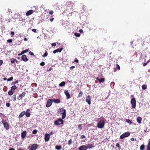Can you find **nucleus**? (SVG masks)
Instances as JSON below:
<instances>
[{
  "mask_svg": "<svg viewBox=\"0 0 150 150\" xmlns=\"http://www.w3.org/2000/svg\"><path fill=\"white\" fill-rule=\"evenodd\" d=\"M15 62H17V61L16 59H14L13 60H11V64H13Z\"/></svg>",
  "mask_w": 150,
  "mask_h": 150,
  "instance_id": "obj_29",
  "label": "nucleus"
},
{
  "mask_svg": "<svg viewBox=\"0 0 150 150\" xmlns=\"http://www.w3.org/2000/svg\"><path fill=\"white\" fill-rule=\"evenodd\" d=\"M52 46H55L56 45V44L55 43H53L52 44Z\"/></svg>",
  "mask_w": 150,
  "mask_h": 150,
  "instance_id": "obj_54",
  "label": "nucleus"
},
{
  "mask_svg": "<svg viewBox=\"0 0 150 150\" xmlns=\"http://www.w3.org/2000/svg\"><path fill=\"white\" fill-rule=\"evenodd\" d=\"M33 13V11L32 10H30L28 11L26 13V15L27 16H29L30 15H31Z\"/></svg>",
  "mask_w": 150,
  "mask_h": 150,
  "instance_id": "obj_14",
  "label": "nucleus"
},
{
  "mask_svg": "<svg viewBox=\"0 0 150 150\" xmlns=\"http://www.w3.org/2000/svg\"><path fill=\"white\" fill-rule=\"evenodd\" d=\"M25 111H23L22 112L20 115H19V117H22L25 114Z\"/></svg>",
  "mask_w": 150,
  "mask_h": 150,
  "instance_id": "obj_17",
  "label": "nucleus"
},
{
  "mask_svg": "<svg viewBox=\"0 0 150 150\" xmlns=\"http://www.w3.org/2000/svg\"><path fill=\"white\" fill-rule=\"evenodd\" d=\"M32 31L34 33L36 32V29H32Z\"/></svg>",
  "mask_w": 150,
  "mask_h": 150,
  "instance_id": "obj_53",
  "label": "nucleus"
},
{
  "mask_svg": "<svg viewBox=\"0 0 150 150\" xmlns=\"http://www.w3.org/2000/svg\"><path fill=\"white\" fill-rule=\"evenodd\" d=\"M150 145V139H149L148 140V145Z\"/></svg>",
  "mask_w": 150,
  "mask_h": 150,
  "instance_id": "obj_61",
  "label": "nucleus"
},
{
  "mask_svg": "<svg viewBox=\"0 0 150 150\" xmlns=\"http://www.w3.org/2000/svg\"><path fill=\"white\" fill-rule=\"evenodd\" d=\"M37 130H36V129H35L33 131V133L34 134H36L37 133Z\"/></svg>",
  "mask_w": 150,
  "mask_h": 150,
  "instance_id": "obj_40",
  "label": "nucleus"
},
{
  "mask_svg": "<svg viewBox=\"0 0 150 150\" xmlns=\"http://www.w3.org/2000/svg\"><path fill=\"white\" fill-rule=\"evenodd\" d=\"M52 100L48 99L47 100V103L46 104V106L47 107H48L52 105Z\"/></svg>",
  "mask_w": 150,
  "mask_h": 150,
  "instance_id": "obj_6",
  "label": "nucleus"
},
{
  "mask_svg": "<svg viewBox=\"0 0 150 150\" xmlns=\"http://www.w3.org/2000/svg\"><path fill=\"white\" fill-rule=\"evenodd\" d=\"M54 13V12L52 11H51L49 12V14L51 15H52Z\"/></svg>",
  "mask_w": 150,
  "mask_h": 150,
  "instance_id": "obj_47",
  "label": "nucleus"
},
{
  "mask_svg": "<svg viewBox=\"0 0 150 150\" xmlns=\"http://www.w3.org/2000/svg\"><path fill=\"white\" fill-rule=\"evenodd\" d=\"M52 101L55 103H59L60 102L59 100L58 99H54L52 100Z\"/></svg>",
  "mask_w": 150,
  "mask_h": 150,
  "instance_id": "obj_18",
  "label": "nucleus"
},
{
  "mask_svg": "<svg viewBox=\"0 0 150 150\" xmlns=\"http://www.w3.org/2000/svg\"><path fill=\"white\" fill-rule=\"evenodd\" d=\"M91 97L89 95H88L86 98V101L89 105H90L91 104Z\"/></svg>",
  "mask_w": 150,
  "mask_h": 150,
  "instance_id": "obj_5",
  "label": "nucleus"
},
{
  "mask_svg": "<svg viewBox=\"0 0 150 150\" xmlns=\"http://www.w3.org/2000/svg\"><path fill=\"white\" fill-rule=\"evenodd\" d=\"M21 59L23 61L25 62H27L28 60V59L27 58L26 55H25L22 56Z\"/></svg>",
  "mask_w": 150,
  "mask_h": 150,
  "instance_id": "obj_11",
  "label": "nucleus"
},
{
  "mask_svg": "<svg viewBox=\"0 0 150 150\" xmlns=\"http://www.w3.org/2000/svg\"><path fill=\"white\" fill-rule=\"evenodd\" d=\"M25 93L24 92H23L19 96V98L20 99H19V100H20V99H22V98L24 97L25 95Z\"/></svg>",
  "mask_w": 150,
  "mask_h": 150,
  "instance_id": "obj_15",
  "label": "nucleus"
},
{
  "mask_svg": "<svg viewBox=\"0 0 150 150\" xmlns=\"http://www.w3.org/2000/svg\"><path fill=\"white\" fill-rule=\"evenodd\" d=\"M131 141H135L136 140V138H135L134 139V138H131Z\"/></svg>",
  "mask_w": 150,
  "mask_h": 150,
  "instance_id": "obj_49",
  "label": "nucleus"
},
{
  "mask_svg": "<svg viewBox=\"0 0 150 150\" xmlns=\"http://www.w3.org/2000/svg\"><path fill=\"white\" fill-rule=\"evenodd\" d=\"M52 134H53L52 132H51L50 133V134H50V135H52Z\"/></svg>",
  "mask_w": 150,
  "mask_h": 150,
  "instance_id": "obj_63",
  "label": "nucleus"
},
{
  "mask_svg": "<svg viewBox=\"0 0 150 150\" xmlns=\"http://www.w3.org/2000/svg\"><path fill=\"white\" fill-rule=\"evenodd\" d=\"M9 150H15V149L13 148L10 149Z\"/></svg>",
  "mask_w": 150,
  "mask_h": 150,
  "instance_id": "obj_64",
  "label": "nucleus"
},
{
  "mask_svg": "<svg viewBox=\"0 0 150 150\" xmlns=\"http://www.w3.org/2000/svg\"><path fill=\"white\" fill-rule=\"evenodd\" d=\"M50 138V135L48 134H46L45 136V139L46 142H48Z\"/></svg>",
  "mask_w": 150,
  "mask_h": 150,
  "instance_id": "obj_7",
  "label": "nucleus"
},
{
  "mask_svg": "<svg viewBox=\"0 0 150 150\" xmlns=\"http://www.w3.org/2000/svg\"><path fill=\"white\" fill-rule=\"evenodd\" d=\"M85 137V136L84 135H82L81 137V139H83Z\"/></svg>",
  "mask_w": 150,
  "mask_h": 150,
  "instance_id": "obj_51",
  "label": "nucleus"
},
{
  "mask_svg": "<svg viewBox=\"0 0 150 150\" xmlns=\"http://www.w3.org/2000/svg\"><path fill=\"white\" fill-rule=\"evenodd\" d=\"M136 100L134 98H133L131 100V103L132 105V107L133 108H135L136 106Z\"/></svg>",
  "mask_w": 150,
  "mask_h": 150,
  "instance_id": "obj_4",
  "label": "nucleus"
},
{
  "mask_svg": "<svg viewBox=\"0 0 150 150\" xmlns=\"http://www.w3.org/2000/svg\"><path fill=\"white\" fill-rule=\"evenodd\" d=\"M3 62L2 60H0V66L3 64Z\"/></svg>",
  "mask_w": 150,
  "mask_h": 150,
  "instance_id": "obj_55",
  "label": "nucleus"
},
{
  "mask_svg": "<svg viewBox=\"0 0 150 150\" xmlns=\"http://www.w3.org/2000/svg\"><path fill=\"white\" fill-rule=\"evenodd\" d=\"M28 52V50L27 49V50H23V51H22L21 53V54H18L19 55H20L21 54H23L25 53L26 52Z\"/></svg>",
  "mask_w": 150,
  "mask_h": 150,
  "instance_id": "obj_20",
  "label": "nucleus"
},
{
  "mask_svg": "<svg viewBox=\"0 0 150 150\" xmlns=\"http://www.w3.org/2000/svg\"><path fill=\"white\" fill-rule=\"evenodd\" d=\"M13 101H15L16 100V95H14L13 96Z\"/></svg>",
  "mask_w": 150,
  "mask_h": 150,
  "instance_id": "obj_43",
  "label": "nucleus"
},
{
  "mask_svg": "<svg viewBox=\"0 0 150 150\" xmlns=\"http://www.w3.org/2000/svg\"><path fill=\"white\" fill-rule=\"evenodd\" d=\"M13 78L12 77H11L10 79H7V80L8 81H11L13 80Z\"/></svg>",
  "mask_w": 150,
  "mask_h": 150,
  "instance_id": "obj_38",
  "label": "nucleus"
},
{
  "mask_svg": "<svg viewBox=\"0 0 150 150\" xmlns=\"http://www.w3.org/2000/svg\"><path fill=\"white\" fill-rule=\"evenodd\" d=\"M97 79L100 82H103L104 81L105 79L103 78H101V79H99L98 78H97Z\"/></svg>",
  "mask_w": 150,
  "mask_h": 150,
  "instance_id": "obj_21",
  "label": "nucleus"
},
{
  "mask_svg": "<svg viewBox=\"0 0 150 150\" xmlns=\"http://www.w3.org/2000/svg\"><path fill=\"white\" fill-rule=\"evenodd\" d=\"M63 120L61 118L58 119L57 120L55 121L54 124L56 125H59L63 124Z\"/></svg>",
  "mask_w": 150,
  "mask_h": 150,
  "instance_id": "obj_3",
  "label": "nucleus"
},
{
  "mask_svg": "<svg viewBox=\"0 0 150 150\" xmlns=\"http://www.w3.org/2000/svg\"><path fill=\"white\" fill-rule=\"evenodd\" d=\"M13 91L11 90L8 92V94L9 95L11 96L13 94Z\"/></svg>",
  "mask_w": 150,
  "mask_h": 150,
  "instance_id": "obj_26",
  "label": "nucleus"
},
{
  "mask_svg": "<svg viewBox=\"0 0 150 150\" xmlns=\"http://www.w3.org/2000/svg\"><path fill=\"white\" fill-rule=\"evenodd\" d=\"M7 41L8 43H11L12 42V40L11 39H8L7 40Z\"/></svg>",
  "mask_w": 150,
  "mask_h": 150,
  "instance_id": "obj_42",
  "label": "nucleus"
},
{
  "mask_svg": "<svg viewBox=\"0 0 150 150\" xmlns=\"http://www.w3.org/2000/svg\"><path fill=\"white\" fill-rule=\"evenodd\" d=\"M3 125L4 127L6 130H8L9 129V125L7 122L4 123Z\"/></svg>",
  "mask_w": 150,
  "mask_h": 150,
  "instance_id": "obj_16",
  "label": "nucleus"
},
{
  "mask_svg": "<svg viewBox=\"0 0 150 150\" xmlns=\"http://www.w3.org/2000/svg\"><path fill=\"white\" fill-rule=\"evenodd\" d=\"M83 95V93L82 91H80L78 95V97H80L82 96Z\"/></svg>",
  "mask_w": 150,
  "mask_h": 150,
  "instance_id": "obj_32",
  "label": "nucleus"
},
{
  "mask_svg": "<svg viewBox=\"0 0 150 150\" xmlns=\"http://www.w3.org/2000/svg\"><path fill=\"white\" fill-rule=\"evenodd\" d=\"M72 144V140H71V139H70V140H69L68 141V144L69 145H70L71 144Z\"/></svg>",
  "mask_w": 150,
  "mask_h": 150,
  "instance_id": "obj_37",
  "label": "nucleus"
},
{
  "mask_svg": "<svg viewBox=\"0 0 150 150\" xmlns=\"http://www.w3.org/2000/svg\"><path fill=\"white\" fill-rule=\"evenodd\" d=\"M40 64L41 66H44L45 65V63L44 62H42L40 63Z\"/></svg>",
  "mask_w": 150,
  "mask_h": 150,
  "instance_id": "obj_46",
  "label": "nucleus"
},
{
  "mask_svg": "<svg viewBox=\"0 0 150 150\" xmlns=\"http://www.w3.org/2000/svg\"><path fill=\"white\" fill-rule=\"evenodd\" d=\"M82 128V125H78V128L79 129L81 130V129Z\"/></svg>",
  "mask_w": 150,
  "mask_h": 150,
  "instance_id": "obj_35",
  "label": "nucleus"
},
{
  "mask_svg": "<svg viewBox=\"0 0 150 150\" xmlns=\"http://www.w3.org/2000/svg\"><path fill=\"white\" fill-rule=\"evenodd\" d=\"M17 87L16 86H13L11 87V90L13 91Z\"/></svg>",
  "mask_w": 150,
  "mask_h": 150,
  "instance_id": "obj_24",
  "label": "nucleus"
},
{
  "mask_svg": "<svg viewBox=\"0 0 150 150\" xmlns=\"http://www.w3.org/2000/svg\"><path fill=\"white\" fill-rule=\"evenodd\" d=\"M1 122L2 123H3V125L4 124V123H6V122H5V120H2L1 121Z\"/></svg>",
  "mask_w": 150,
  "mask_h": 150,
  "instance_id": "obj_52",
  "label": "nucleus"
},
{
  "mask_svg": "<svg viewBox=\"0 0 150 150\" xmlns=\"http://www.w3.org/2000/svg\"><path fill=\"white\" fill-rule=\"evenodd\" d=\"M29 54H30L31 55H34L33 53L32 52H31L30 51H29Z\"/></svg>",
  "mask_w": 150,
  "mask_h": 150,
  "instance_id": "obj_50",
  "label": "nucleus"
},
{
  "mask_svg": "<svg viewBox=\"0 0 150 150\" xmlns=\"http://www.w3.org/2000/svg\"><path fill=\"white\" fill-rule=\"evenodd\" d=\"M54 18H51L50 19V21H51V22H52L53 20H54Z\"/></svg>",
  "mask_w": 150,
  "mask_h": 150,
  "instance_id": "obj_58",
  "label": "nucleus"
},
{
  "mask_svg": "<svg viewBox=\"0 0 150 150\" xmlns=\"http://www.w3.org/2000/svg\"><path fill=\"white\" fill-rule=\"evenodd\" d=\"M57 52V50H54L53 51V53H54V54H55Z\"/></svg>",
  "mask_w": 150,
  "mask_h": 150,
  "instance_id": "obj_56",
  "label": "nucleus"
},
{
  "mask_svg": "<svg viewBox=\"0 0 150 150\" xmlns=\"http://www.w3.org/2000/svg\"><path fill=\"white\" fill-rule=\"evenodd\" d=\"M74 62H78L79 60L77 59H76L74 60Z\"/></svg>",
  "mask_w": 150,
  "mask_h": 150,
  "instance_id": "obj_59",
  "label": "nucleus"
},
{
  "mask_svg": "<svg viewBox=\"0 0 150 150\" xmlns=\"http://www.w3.org/2000/svg\"><path fill=\"white\" fill-rule=\"evenodd\" d=\"M38 147V145L36 144H34L32 145L30 149L29 150H36Z\"/></svg>",
  "mask_w": 150,
  "mask_h": 150,
  "instance_id": "obj_8",
  "label": "nucleus"
},
{
  "mask_svg": "<svg viewBox=\"0 0 150 150\" xmlns=\"http://www.w3.org/2000/svg\"><path fill=\"white\" fill-rule=\"evenodd\" d=\"M74 35L77 37H79L80 36V34L79 33H74Z\"/></svg>",
  "mask_w": 150,
  "mask_h": 150,
  "instance_id": "obj_33",
  "label": "nucleus"
},
{
  "mask_svg": "<svg viewBox=\"0 0 150 150\" xmlns=\"http://www.w3.org/2000/svg\"><path fill=\"white\" fill-rule=\"evenodd\" d=\"M116 146L117 147H118L119 148V149H120V145H119V144H118V143H117L116 144Z\"/></svg>",
  "mask_w": 150,
  "mask_h": 150,
  "instance_id": "obj_44",
  "label": "nucleus"
},
{
  "mask_svg": "<svg viewBox=\"0 0 150 150\" xmlns=\"http://www.w3.org/2000/svg\"><path fill=\"white\" fill-rule=\"evenodd\" d=\"M55 149L57 150H60L62 149V146H56Z\"/></svg>",
  "mask_w": 150,
  "mask_h": 150,
  "instance_id": "obj_22",
  "label": "nucleus"
},
{
  "mask_svg": "<svg viewBox=\"0 0 150 150\" xmlns=\"http://www.w3.org/2000/svg\"><path fill=\"white\" fill-rule=\"evenodd\" d=\"M64 93L67 96V99H69L70 98V96L69 93L68 91L66 90L64 91Z\"/></svg>",
  "mask_w": 150,
  "mask_h": 150,
  "instance_id": "obj_12",
  "label": "nucleus"
},
{
  "mask_svg": "<svg viewBox=\"0 0 150 150\" xmlns=\"http://www.w3.org/2000/svg\"><path fill=\"white\" fill-rule=\"evenodd\" d=\"M14 33L12 31L11 32V34L13 35H14Z\"/></svg>",
  "mask_w": 150,
  "mask_h": 150,
  "instance_id": "obj_60",
  "label": "nucleus"
},
{
  "mask_svg": "<svg viewBox=\"0 0 150 150\" xmlns=\"http://www.w3.org/2000/svg\"><path fill=\"white\" fill-rule=\"evenodd\" d=\"M144 148V145H142L140 147V150H143Z\"/></svg>",
  "mask_w": 150,
  "mask_h": 150,
  "instance_id": "obj_27",
  "label": "nucleus"
},
{
  "mask_svg": "<svg viewBox=\"0 0 150 150\" xmlns=\"http://www.w3.org/2000/svg\"><path fill=\"white\" fill-rule=\"evenodd\" d=\"M18 83V80H16L15 82H13L12 83V85H15V84L17 83Z\"/></svg>",
  "mask_w": 150,
  "mask_h": 150,
  "instance_id": "obj_41",
  "label": "nucleus"
},
{
  "mask_svg": "<svg viewBox=\"0 0 150 150\" xmlns=\"http://www.w3.org/2000/svg\"><path fill=\"white\" fill-rule=\"evenodd\" d=\"M105 121L103 120H101L97 124V127L99 128H103L105 125Z\"/></svg>",
  "mask_w": 150,
  "mask_h": 150,
  "instance_id": "obj_1",
  "label": "nucleus"
},
{
  "mask_svg": "<svg viewBox=\"0 0 150 150\" xmlns=\"http://www.w3.org/2000/svg\"><path fill=\"white\" fill-rule=\"evenodd\" d=\"M60 114L62 115V119H64L66 117V110H64V111H63Z\"/></svg>",
  "mask_w": 150,
  "mask_h": 150,
  "instance_id": "obj_9",
  "label": "nucleus"
},
{
  "mask_svg": "<svg viewBox=\"0 0 150 150\" xmlns=\"http://www.w3.org/2000/svg\"><path fill=\"white\" fill-rule=\"evenodd\" d=\"M147 150H150V145H148L147 147Z\"/></svg>",
  "mask_w": 150,
  "mask_h": 150,
  "instance_id": "obj_48",
  "label": "nucleus"
},
{
  "mask_svg": "<svg viewBox=\"0 0 150 150\" xmlns=\"http://www.w3.org/2000/svg\"><path fill=\"white\" fill-rule=\"evenodd\" d=\"M86 147L87 148L91 149L93 147V146L92 144H89Z\"/></svg>",
  "mask_w": 150,
  "mask_h": 150,
  "instance_id": "obj_31",
  "label": "nucleus"
},
{
  "mask_svg": "<svg viewBox=\"0 0 150 150\" xmlns=\"http://www.w3.org/2000/svg\"><path fill=\"white\" fill-rule=\"evenodd\" d=\"M147 86L146 85H143L142 86V89L145 90L146 89Z\"/></svg>",
  "mask_w": 150,
  "mask_h": 150,
  "instance_id": "obj_30",
  "label": "nucleus"
},
{
  "mask_svg": "<svg viewBox=\"0 0 150 150\" xmlns=\"http://www.w3.org/2000/svg\"><path fill=\"white\" fill-rule=\"evenodd\" d=\"M130 135V133L128 132H125L122 134L120 136V139H123L125 137H129Z\"/></svg>",
  "mask_w": 150,
  "mask_h": 150,
  "instance_id": "obj_2",
  "label": "nucleus"
},
{
  "mask_svg": "<svg viewBox=\"0 0 150 150\" xmlns=\"http://www.w3.org/2000/svg\"><path fill=\"white\" fill-rule=\"evenodd\" d=\"M75 68L74 66H72L71 67H70V68L71 69H73V68Z\"/></svg>",
  "mask_w": 150,
  "mask_h": 150,
  "instance_id": "obj_62",
  "label": "nucleus"
},
{
  "mask_svg": "<svg viewBox=\"0 0 150 150\" xmlns=\"http://www.w3.org/2000/svg\"><path fill=\"white\" fill-rule=\"evenodd\" d=\"M137 121L139 123H140L142 121V118L140 117H138L137 119Z\"/></svg>",
  "mask_w": 150,
  "mask_h": 150,
  "instance_id": "obj_19",
  "label": "nucleus"
},
{
  "mask_svg": "<svg viewBox=\"0 0 150 150\" xmlns=\"http://www.w3.org/2000/svg\"><path fill=\"white\" fill-rule=\"evenodd\" d=\"M64 110H65L64 108H59V110H58V111L59 112H60L61 113L63 111H64Z\"/></svg>",
  "mask_w": 150,
  "mask_h": 150,
  "instance_id": "obj_25",
  "label": "nucleus"
},
{
  "mask_svg": "<svg viewBox=\"0 0 150 150\" xmlns=\"http://www.w3.org/2000/svg\"><path fill=\"white\" fill-rule=\"evenodd\" d=\"M126 122L130 124H131L132 123L131 121L129 120V119L126 120Z\"/></svg>",
  "mask_w": 150,
  "mask_h": 150,
  "instance_id": "obj_36",
  "label": "nucleus"
},
{
  "mask_svg": "<svg viewBox=\"0 0 150 150\" xmlns=\"http://www.w3.org/2000/svg\"><path fill=\"white\" fill-rule=\"evenodd\" d=\"M11 104L8 103H7L6 104V106L7 107H9L10 106Z\"/></svg>",
  "mask_w": 150,
  "mask_h": 150,
  "instance_id": "obj_45",
  "label": "nucleus"
},
{
  "mask_svg": "<svg viewBox=\"0 0 150 150\" xmlns=\"http://www.w3.org/2000/svg\"><path fill=\"white\" fill-rule=\"evenodd\" d=\"M87 147L85 145H82L80 146L79 148V150H86Z\"/></svg>",
  "mask_w": 150,
  "mask_h": 150,
  "instance_id": "obj_10",
  "label": "nucleus"
},
{
  "mask_svg": "<svg viewBox=\"0 0 150 150\" xmlns=\"http://www.w3.org/2000/svg\"><path fill=\"white\" fill-rule=\"evenodd\" d=\"M25 114L26 116L27 117H29L30 116V113L29 112H26Z\"/></svg>",
  "mask_w": 150,
  "mask_h": 150,
  "instance_id": "obj_28",
  "label": "nucleus"
},
{
  "mask_svg": "<svg viewBox=\"0 0 150 150\" xmlns=\"http://www.w3.org/2000/svg\"><path fill=\"white\" fill-rule=\"evenodd\" d=\"M79 32L80 33H82L83 32V30L82 29H80V30H79Z\"/></svg>",
  "mask_w": 150,
  "mask_h": 150,
  "instance_id": "obj_57",
  "label": "nucleus"
},
{
  "mask_svg": "<svg viewBox=\"0 0 150 150\" xmlns=\"http://www.w3.org/2000/svg\"><path fill=\"white\" fill-rule=\"evenodd\" d=\"M62 50H63L62 48H61L60 49H57V52H61L62 51Z\"/></svg>",
  "mask_w": 150,
  "mask_h": 150,
  "instance_id": "obj_34",
  "label": "nucleus"
},
{
  "mask_svg": "<svg viewBox=\"0 0 150 150\" xmlns=\"http://www.w3.org/2000/svg\"><path fill=\"white\" fill-rule=\"evenodd\" d=\"M27 134L26 131H24L21 134V137L23 138H24L26 136Z\"/></svg>",
  "mask_w": 150,
  "mask_h": 150,
  "instance_id": "obj_13",
  "label": "nucleus"
},
{
  "mask_svg": "<svg viewBox=\"0 0 150 150\" xmlns=\"http://www.w3.org/2000/svg\"><path fill=\"white\" fill-rule=\"evenodd\" d=\"M47 52H46L44 53V54L43 55H42V57H47Z\"/></svg>",
  "mask_w": 150,
  "mask_h": 150,
  "instance_id": "obj_39",
  "label": "nucleus"
},
{
  "mask_svg": "<svg viewBox=\"0 0 150 150\" xmlns=\"http://www.w3.org/2000/svg\"><path fill=\"white\" fill-rule=\"evenodd\" d=\"M65 82L64 81H62L59 84V86H63L65 85Z\"/></svg>",
  "mask_w": 150,
  "mask_h": 150,
  "instance_id": "obj_23",
  "label": "nucleus"
}]
</instances>
